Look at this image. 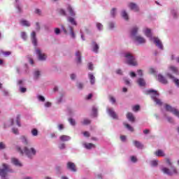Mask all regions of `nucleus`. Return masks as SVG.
<instances>
[{"mask_svg": "<svg viewBox=\"0 0 179 179\" xmlns=\"http://www.w3.org/2000/svg\"><path fill=\"white\" fill-rule=\"evenodd\" d=\"M168 69L169 72H171L173 75H176V76H179V69L178 66L175 65H170L169 66Z\"/></svg>", "mask_w": 179, "mask_h": 179, "instance_id": "obj_10", "label": "nucleus"}, {"mask_svg": "<svg viewBox=\"0 0 179 179\" xmlns=\"http://www.w3.org/2000/svg\"><path fill=\"white\" fill-rule=\"evenodd\" d=\"M15 8L20 13L22 12V8L20 7V4H19V0H15Z\"/></svg>", "mask_w": 179, "mask_h": 179, "instance_id": "obj_39", "label": "nucleus"}, {"mask_svg": "<svg viewBox=\"0 0 179 179\" xmlns=\"http://www.w3.org/2000/svg\"><path fill=\"white\" fill-rule=\"evenodd\" d=\"M76 86L80 90H82V89H83V83H78Z\"/></svg>", "mask_w": 179, "mask_h": 179, "instance_id": "obj_58", "label": "nucleus"}, {"mask_svg": "<svg viewBox=\"0 0 179 179\" xmlns=\"http://www.w3.org/2000/svg\"><path fill=\"white\" fill-rule=\"evenodd\" d=\"M97 111L98 109L96 106H93L92 107V114L94 115V117H97Z\"/></svg>", "mask_w": 179, "mask_h": 179, "instance_id": "obj_47", "label": "nucleus"}, {"mask_svg": "<svg viewBox=\"0 0 179 179\" xmlns=\"http://www.w3.org/2000/svg\"><path fill=\"white\" fill-rule=\"evenodd\" d=\"M109 101H110V103H112L113 104H115L117 100L115 99V98L113 96H109Z\"/></svg>", "mask_w": 179, "mask_h": 179, "instance_id": "obj_51", "label": "nucleus"}, {"mask_svg": "<svg viewBox=\"0 0 179 179\" xmlns=\"http://www.w3.org/2000/svg\"><path fill=\"white\" fill-rule=\"evenodd\" d=\"M84 147L85 148V149H94V148H96V145L93 143H84Z\"/></svg>", "mask_w": 179, "mask_h": 179, "instance_id": "obj_34", "label": "nucleus"}, {"mask_svg": "<svg viewBox=\"0 0 179 179\" xmlns=\"http://www.w3.org/2000/svg\"><path fill=\"white\" fill-rule=\"evenodd\" d=\"M123 57H125L126 63L128 65H130V66H138V61H136V58L131 52H124Z\"/></svg>", "mask_w": 179, "mask_h": 179, "instance_id": "obj_3", "label": "nucleus"}, {"mask_svg": "<svg viewBox=\"0 0 179 179\" xmlns=\"http://www.w3.org/2000/svg\"><path fill=\"white\" fill-rule=\"evenodd\" d=\"M121 16L124 19V20H128L129 19L128 16V13L125 10H122L121 12Z\"/></svg>", "mask_w": 179, "mask_h": 179, "instance_id": "obj_35", "label": "nucleus"}, {"mask_svg": "<svg viewBox=\"0 0 179 179\" xmlns=\"http://www.w3.org/2000/svg\"><path fill=\"white\" fill-rule=\"evenodd\" d=\"M37 99L39 101H42L43 103H44V101H45V98L42 95H38Z\"/></svg>", "mask_w": 179, "mask_h": 179, "instance_id": "obj_52", "label": "nucleus"}, {"mask_svg": "<svg viewBox=\"0 0 179 179\" xmlns=\"http://www.w3.org/2000/svg\"><path fill=\"white\" fill-rule=\"evenodd\" d=\"M108 27L110 30H113L115 27V22H108Z\"/></svg>", "mask_w": 179, "mask_h": 179, "instance_id": "obj_46", "label": "nucleus"}, {"mask_svg": "<svg viewBox=\"0 0 179 179\" xmlns=\"http://www.w3.org/2000/svg\"><path fill=\"white\" fill-rule=\"evenodd\" d=\"M152 41H153V43L159 50H164L163 43H162V41L159 39V38L154 37Z\"/></svg>", "mask_w": 179, "mask_h": 179, "instance_id": "obj_9", "label": "nucleus"}, {"mask_svg": "<svg viewBox=\"0 0 179 179\" xmlns=\"http://www.w3.org/2000/svg\"><path fill=\"white\" fill-rule=\"evenodd\" d=\"M165 108L166 110V111H169V113H172L175 117H177V118L179 119V110L169 105V104H166L165 106Z\"/></svg>", "mask_w": 179, "mask_h": 179, "instance_id": "obj_5", "label": "nucleus"}, {"mask_svg": "<svg viewBox=\"0 0 179 179\" xmlns=\"http://www.w3.org/2000/svg\"><path fill=\"white\" fill-rule=\"evenodd\" d=\"M88 79L90 85H93L96 83V77L93 73H88Z\"/></svg>", "mask_w": 179, "mask_h": 179, "instance_id": "obj_20", "label": "nucleus"}, {"mask_svg": "<svg viewBox=\"0 0 179 179\" xmlns=\"http://www.w3.org/2000/svg\"><path fill=\"white\" fill-rule=\"evenodd\" d=\"M87 66L90 71H93V69H94V67L93 66V63L92 62L88 63Z\"/></svg>", "mask_w": 179, "mask_h": 179, "instance_id": "obj_56", "label": "nucleus"}, {"mask_svg": "<svg viewBox=\"0 0 179 179\" xmlns=\"http://www.w3.org/2000/svg\"><path fill=\"white\" fill-rule=\"evenodd\" d=\"M157 80L160 82V83H162L163 85H167L169 83V81L166 78V77H164L162 74H158L157 76Z\"/></svg>", "mask_w": 179, "mask_h": 179, "instance_id": "obj_18", "label": "nucleus"}, {"mask_svg": "<svg viewBox=\"0 0 179 179\" xmlns=\"http://www.w3.org/2000/svg\"><path fill=\"white\" fill-rule=\"evenodd\" d=\"M20 92L21 93H26V92H27V89H26V87H23L22 86H20Z\"/></svg>", "mask_w": 179, "mask_h": 179, "instance_id": "obj_57", "label": "nucleus"}, {"mask_svg": "<svg viewBox=\"0 0 179 179\" xmlns=\"http://www.w3.org/2000/svg\"><path fill=\"white\" fill-rule=\"evenodd\" d=\"M139 108H141V106L136 105L133 107V111H139Z\"/></svg>", "mask_w": 179, "mask_h": 179, "instance_id": "obj_63", "label": "nucleus"}, {"mask_svg": "<svg viewBox=\"0 0 179 179\" xmlns=\"http://www.w3.org/2000/svg\"><path fill=\"white\" fill-rule=\"evenodd\" d=\"M11 163L14 164V166H16V167H22L23 164L17 159V158H13L11 159Z\"/></svg>", "mask_w": 179, "mask_h": 179, "instance_id": "obj_24", "label": "nucleus"}, {"mask_svg": "<svg viewBox=\"0 0 179 179\" xmlns=\"http://www.w3.org/2000/svg\"><path fill=\"white\" fill-rule=\"evenodd\" d=\"M155 155L157 156V157H164L166 156V154L164 153V150H158L155 152Z\"/></svg>", "mask_w": 179, "mask_h": 179, "instance_id": "obj_28", "label": "nucleus"}, {"mask_svg": "<svg viewBox=\"0 0 179 179\" xmlns=\"http://www.w3.org/2000/svg\"><path fill=\"white\" fill-rule=\"evenodd\" d=\"M17 85H18V86H23V85H24V81H23V80H18V81H17Z\"/></svg>", "mask_w": 179, "mask_h": 179, "instance_id": "obj_64", "label": "nucleus"}, {"mask_svg": "<svg viewBox=\"0 0 179 179\" xmlns=\"http://www.w3.org/2000/svg\"><path fill=\"white\" fill-rule=\"evenodd\" d=\"M16 149L20 155L27 156L30 160L34 159V157L37 155V150L34 148H29L27 146L24 147L23 150L20 146H17Z\"/></svg>", "mask_w": 179, "mask_h": 179, "instance_id": "obj_2", "label": "nucleus"}, {"mask_svg": "<svg viewBox=\"0 0 179 179\" xmlns=\"http://www.w3.org/2000/svg\"><path fill=\"white\" fill-rule=\"evenodd\" d=\"M166 119L168 122H169V124H174V118H173L172 117L166 116Z\"/></svg>", "mask_w": 179, "mask_h": 179, "instance_id": "obj_44", "label": "nucleus"}, {"mask_svg": "<svg viewBox=\"0 0 179 179\" xmlns=\"http://www.w3.org/2000/svg\"><path fill=\"white\" fill-rule=\"evenodd\" d=\"M51 106H52V103L51 102H45V104H44V106L46 108H50V107H51Z\"/></svg>", "mask_w": 179, "mask_h": 179, "instance_id": "obj_60", "label": "nucleus"}, {"mask_svg": "<svg viewBox=\"0 0 179 179\" xmlns=\"http://www.w3.org/2000/svg\"><path fill=\"white\" fill-rule=\"evenodd\" d=\"M59 139L62 142H68L71 141V136L66 135H62L59 136Z\"/></svg>", "mask_w": 179, "mask_h": 179, "instance_id": "obj_27", "label": "nucleus"}, {"mask_svg": "<svg viewBox=\"0 0 179 179\" xmlns=\"http://www.w3.org/2000/svg\"><path fill=\"white\" fill-rule=\"evenodd\" d=\"M139 31V28L136 26L133 27L130 31V35L131 38L134 39L135 37H137L138 36L136 34H138V31Z\"/></svg>", "mask_w": 179, "mask_h": 179, "instance_id": "obj_15", "label": "nucleus"}, {"mask_svg": "<svg viewBox=\"0 0 179 179\" xmlns=\"http://www.w3.org/2000/svg\"><path fill=\"white\" fill-rule=\"evenodd\" d=\"M16 123H17V127H22V125L20 124V115H17Z\"/></svg>", "mask_w": 179, "mask_h": 179, "instance_id": "obj_53", "label": "nucleus"}, {"mask_svg": "<svg viewBox=\"0 0 179 179\" xmlns=\"http://www.w3.org/2000/svg\"><path fill=\"white\" fill-rule=\"evenodd\" d=\"M67 10L69 15H71L73 17H74V16H76V13H75V10H73V8L71 5H69L67 6Z\"/></svg>", "mask_w": 179, "mask_h": 179, "instance_id": "obj_25", "label": "nucleus"}, {"mask_svg": "<svg viewBox=\"0 0 179 179\" xmlns=\"http://www.w3.org/2000/svg\"><path fill=\"white\" fill-rule=\"evenodd\" d=\"M58 148L60 150H64V149H66V145L64 143H62L59 145Z\"/></svg>", "mask_w": 179, "mask_h": 179, "instance_id": "obj_49", "label": "nucleus"}, {"mask_svg": "<svg viewBox=\"0 0 179 179\" xmlns=\"http://www.w3.org/2000/svg\"><path fill=\"white\" fill-rule=\"evenodd\" d=\"M100 50V45L94 41H92L91 43V51L94 52V54H99V50Z\"/></svg>", "mask_w": 179, "mask_h": 179, "instance_id": "obj_8", "label": "nucleus"}, {"mask_svg": "<svg viewBox=\"0 0 179 179\" xmlns=\"http://www.w3.org/2000/svg\"><path fill=\"white\" fill-rule=\"evenodd\" d=\"M36 51V55H37L38 59L39 61H45L47 59V55H45L44 52H43V51H41V50L36 48L35 50Z\"/></svg>", "mask_w": 179, "mask_h": 179, "instance_id": "obj_6", "label": "nucleus"}, {"mask_svg": "<svg viewBox=\"0 0 179 179\" xmlns=\"http://www.w3.org/2000/svg\"><path fill=\"white\" fill-rule=\"evenodd\" d=\"M67 20H68V22H69V23H71V24H73V26L78 25V23L76 22V20H75V18H73L72 17H68Z\"/></svg>", "mask_w": 179, "mask_h": 179, "instance_id": "obj_33", "label": "nucleus"}, {"mask_svg": "<svg viewBox=\"0 0 179 179\" xmlns=\"http://www.w3.org/2000/svg\"><path fill=\"white\" fill-rule=\"evenodd\" d=\"M76 61L77 65H80L82 64V53H80V51L79 50L76 52Z\"/></svg>", "mask_w": 179, "mask_h": 179, "instance_id": "obj_16", "label": "nucleus"}, {"mask_svg": "<svg viewBox=\"0 0 179 179\" xmlns=\"http://www.w3.org/2000/svg\"><path fill=\"white\" fill-rule=\"evenodd\" d=\"M150 164L151 167H157V166L159 164V161H157V160L150 161Z\"/></svg>", "mask_w": 179, "mask_h": 179, "instance_id": "obj_37", "label": "nucleus"}, {"mask_svg": "<svg viewBox=\"0 0 179 179\" xmlns=\"http://www.w3.org/2000/svg\"><path fill=\"white\" fill-rule=\"evenodd\" d=\"M171 13L174 19H176L178 16V12L176 10H171Z\"/></svg>", "mask_w": 179, "mask_h": 179, "instance_id": "obj_40", "label": "nucleus"}, {"mask_svg": "<svg viewBox=\"0 0 179 179\" xmlns=\"http://www.w3.org/2000/svg\"><path fill=\"white\" fill-rule=\"evenodd\" d=\"M123 80H124L125 85H127V86H131V80H129L127 77H124L123 78Z\"/></svg>", "mask_w": 179, "mask_h": 179, "instance_id": "obj_42", "label": "nucleus"}, {"mask_svg": "<svg viewBox=\"0 0 179 179\" xmlns=\"http://www.w3.org/2000/svg\"><path fill=\"white\" fill-rule=\"evenodd\" d=\"M12 132L15 134V135H19V129L17 128H13Z\"/></svg>", "mask_w": 179, "mask_h": 179, "instance_id": "obj_59", "label": "nucleus"}, {"mask_svg": "<svg viewBox=\"0 0 179 179\" xmlns=\"http://www.w3.org/2000/svg\"><path fill=\"white\" fill-rule=\"evenodd\" d=\"M127 6L131 10H133V12H139V6L136 3H129Z\"/></svg>", "mask_w": 179, "mask_h": 179, "instance_id": "obj_11", "label": "nucleus"}, {"mask_svg": "<svg viewBox=\"0 0 179 179\" xmlns=\"http://www.w3.org/2000/svg\"><path fill=\"white\" fill-rule=\"evenodd\" d=\"M6 148V145H5V143L1 142L0 143V150H3V149Z\"/></svg>", "mask_w": 179, "mask_h": 179, "instance_id": "obj_61", "label": "nucleus"}, {"mask_svg": "<svg viewBox=\"0 0 179 179\" xmlns=\"http://www.w3.org/2000/svg\"><path fill=\"white\" fill-rule=\"evenodd\" d=\"M36 31H40L41 30V27L40 26V22H36Z\"/></svg>", "mask_w": 179, "mask_h": 179, "instance_id": "obj_54", "label": "nucleus"}, {"mask_svg": "<svg viewBox=\"0 0 179 179\" xmlns=\"http://www.w3.org/2000/svg\"><path fill=\"white\" fill-rule=\"evenodd\" d=\"M33 136H37L38 135V131L36 129H33L31 131Z\"/></svg>", "mask_w": 179, "mask_h": 179, "instance_id": "obj_48", "label": "nucleus"}, {"mask_svg": "<svg viewBox=\"0 0 179 179\" xmlns=\"http://www.w3.org/2000/svg\"><path fill=\"white\" fill-rule=\"evenodd\" d=\"M133 145L135 148H137V149H143V144L138 141H134Z\"/></svg>", "mask_w": 179, "mask_h": 179, "instance_id": "obj_26", "label": "nucleus"}, {"mask_svg": "<svg viewBox=\"0 0 179 179\" xmlns=\"http://www.w3.org/2000/svg\"><path fill=\"white\" fill-rule=\"evenodd\" d=\"M69 30L70 31V36L71 38H76V35L75 34V32L73 31V27L72 26L69 25Z\"/></svg>", "mask_w": 179, "mask_h": 179, "instance_id": "obj_30", "label": "nucleus"}, {"mask_svg": "<svg viewBox=\"0 0 179 179\" xmlns=\"http://www.w3.org/2000/svg\"><path fill=\"white\" fill-rule=\"evenodd\" d=\"M96 29L97 30H99V31H101L103 30V25L101 24V23H96Z\"/></svg>", "mask_w": 179, "mask_h": 179, "instance_id": "obj_50", "label": "nucleus"}, {"mask_svg": "<svg viewBox=\"0 0 179 179\" xmlns=\"http://www.w3.org/2000/svg\"><path fill=\"white\" fill-rule=\"evenodd\" d=\"M165 163L167 166L171 167V169L166 166H162L160 170L163 174H166V176H169V177H173V176H178V170H177V168L175 167L171 159L166 158Z\"/></svg>", "mask_w": 179, "mask_h": 179, "instance_id": "obj_1", "label": "nucleus"}, {"mask_svg": "<svg viewBox=\"0 0 179 179\" xmlns=\"http://www.w3.org/2000/svg\"><path fill=\"white\" fill-rule=\"evenodd\" d=\"M55 34L58 36L61 34V29L59 28H55Z\"/></svg>", "mask_w": 179, "mask_h": 179, "instance_id": "obj_62", "label": "nucleus"}, {"mask_svg": "<svg viewBox=\"0 0 179 179\" xmlns=\"http://www.w3.org/2000/svg\"><path fill=\"white\" fill-rule=\"evenodd\" d=\"M130 162H131V163H137L138 158L136 156L132 155L130 157Z\"/></svg>", "mask_w": 179, "mask_h": 179, "instance_id": "obj_45", "label": "nucleus"}, {"mask_svg": "<svg viewBox=\"0 0 179 179\" xmlns=\"http://www.w3.org/2000/svg\"><path fill=\"white\" fill-rule=\"evenodd\" d=\"M92 122L91 120H89L87 118H85L83 120V121L81 122V124L83 125H90V123Z\"/></svg>", "mask_w": 179, "mask_h": 179, "instance_id": "obj_36", "label": "nucleus"}, {"mask_svg": "<svg viewBox=\"0 0 179 179\" xmlns=\"http://www.w3.org/2000/svg\"><path fill=\"white\" fill-rule=\"evenodd\" d=\"M66 167L68 170H70V171H73V173H76V165H75V163L69 162H67Z\"/></svg>", "mask_w": 179, "mask_h": 179, "instance_id": "obj_12", "label": "nucleus"}, {"mask_svg": "<svg viewBox=\"0 0 179 179\" xmlns=\"http://www.w3.org/2000/svg\"><path fill=\"white\" fill-rule=\"evenodd\" d=\"M20 24H22V26H24L25 27H30V26H31L30 22H29L26 20H22L20 21Z\"/></svg>", "mask_w": 179, "mask_h": 179, "instance_id": "obj_32", "label": "nucleus"}, {"mask_svg": "<svg viewBox=\"0 0 179 179\" xmlns=\"http://www.w3.org/2000/svg\"><path fill=\"white\" fill-rule=\"evenodd\" d=\"M147 94H151V99L156 103L157 106H162L163 104L162 100L158 99L159 94L157 93V91L155 90H147Z\"/></svg>", "mask_w": 179, "mask_h": 179, "instance_id": "obj_4", "label": "nucleus"}, {"mask_svg": "<svg viewBox=\"0 0 179 179\" xmlns=\"http://www.w3.org/2000/svg\"><path fill=\"white\" fill-rule=\"evenodd\" d=\"M21 37L26 41V40H27V34H26V32H22Z\"/></svg>", "mask_w": 179, "mask_h": 179, "instance_id": "obj_55", "label": "nucleus"}, {"mask_svg": "<svg viewBox=\"0 0 179 179\" xmlns=\"http://www.w3.org/2000/svg\"><path fill=\"white\" fill-rule=\"evenodd\" d=\"M58 12L59 15H62V16H66V11H65V10L63 8H59Z\"/></svg>", "mask_w": 179, "mask_h": 179, "instance_id": "obj_41", "label": "nucleus"}, {"mask_svg": "<svg viewBox=\"0 0 179 179\" xmlns=\"http://www.w3.org/2000/svg\"><path fill=\"white\" fill-rule=\"evenodd\" d=\"M106 113L109 117H111L113 120H118V115L117 113H115V110H114V108L108 107L106 108Z\"/></svg>", "mask_w": 179, "mask_h": 179, "instance_id": "obj_7", "label": "nucleus"}, {"mask_svg": "<svg viewBox=\"0 0 179 179\" xmlns=\"http://www.w3.org/2000/svg\"><path fill=\"white\" fill-rule=\"evenodd\" d=\"M127 118L130 121V122H134L135 121V117L132 113H128L127 114Z\"/></svg>", "mask_w": 179, "mask_h": 179, "instance_id": "obj_29", "label": "nucleus"}, {"mask_svg": "<svg viewBox=\"0 0 179 179\" xmlns=\"http://www.w3.org/2000/svg\"><path fill=\"white\" fill-rule=\"evenodd\" d=\"M41 78V71L36 69L33 72V79L34 80H38Z\"/></svg>", "mask_w": 179, "mask_h": 179, "instance_id": "obj_17", "label": "nucleus"}, {"mask_svg": "<svg viewBox=\"0 0 179 179\" xmlns=\"http://www.w3.org/2000/svg\"><path fill=\"white\" fill-rule=\"evenodd\" d=\"M110 17H113V19H115V17H116L117 16V8H113L110 10Z\"/></svg>", "mask_w": 179, "mask_h": 179, "instance_id": "obj_31", "label": "nucleus"}, {"mask_svg": "<svg viewBox=\"0 0 179 179\" xmlns=\"http://www.w3.org/2000/svg\"><path fill=\"white\" fill-rule=\"evenodd\" d=\"M20 140L21 141L22 143H23V145H24L25 146H27L29 145V139L27 138V137L26 136H21L20 137Z\"/></svg>", "mask_w": 179, "mask_h": 179, "instance_id": "obj_23", "label": "nucleus"}, {"mask_svg": "<svg viewBox=\"0 0 179 179\" xmlns=\"http://www.w3.org/2000/svg\"><path fill=\"white\" fill-rule=\"evenodd\" d=\"M68 121L70 124L72 125V127H75V125H76V121L75 120V119L69 118Z\"/></svg>", "mask_w": 179, "mask_h": 179, "instance_id": "obj_43", "label": "nucleus"}, {"mask_svg": "<svg viewBox=\"0 0 179 179\" xmlns=\"http://www.w3.org/2000/svg\"><path fill=\"white\" fill-rule=\"evenodd\" d=\"M31 40L34 47H37V37L36 36V31H34L31 34Z\"/></svg>", "mask_w": 179, "mask_h": 179, "instance_id": "obj_19", "label": "nucleus"}, {"mask_svg": "<svg viewBox=\"0 0 179 179\" xmlns=\"http://www.w3.org/2000/svg\"><path fill=\"white\" fill-rule=\"evenodd\" d=\"M133 40L135 43H137V44H145L146 43V39L141 36H135Z\"/></svg>", "mask_w": 179, "mask_h": 179, "instance_id": "obj_14", "label": "nucleus"}, {"mask_svg": "<svg viewBox=\"0 0 179 179\" xmlns=\"http://www.w3.org/2000/svg\"><path fill=\"white\" fill-rule=\"evenodd\" d=\"M137 85L140 86V87H145L146 86V80L143 78H139L136 80Z\"/></svg>", "mask_w": 179, "mask_h": 179, "instance_id": "obj_21", "label": "nucleus"}, {"mask_svg": "<svg viewBox=\"0 0 179 179\" xmlns=\"http://www.w3.org/2000/svg\"><path fill=\"white\" fill-rule=\"evenodd\" d=\"M167 76L170 78V79H172L173 83H175L176 86L177 87H179V80L178 78L174 77L173 76L171 75V73H167Z\"/></svg>", "mask_w": 179, "mask_h": 179, "instance_id": "obj_22", "label": "nucleus"}, {"mask_svg": "<svg viewBox=\"0 0 179 179\" xmlns=\"http://www.w3.org/2000/svg\"><path fill=\"white\" fill-rule=\"evenodd\" d=\"M143 33L145 36H146V37H148L150 40V41H152V40L155 38V37H153V36L152 35V30L150 29L149 28L144 29Z\"/></svg>", "mask_w": 179, "mask_h": 179, "instance_id": "obj_13", "label": "nucleus"}, {"mask_svg": "<svg viewBox=\"0 0 179 179\" xmlns=\"http://www.w3.org/2000/svg\"><path fill=\"white\" fill-rule=\"evenodd\" d=\"M124 126L128 129V131H130V132H134V127L129 125V124L124 122Z\"/></svg>", "mask_w": 179, "mask_h": 179, "instance_id": "obj_38", "label": "nucleus"}]
</instances>
